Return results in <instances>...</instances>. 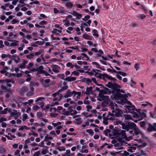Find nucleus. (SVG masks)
Wrapping results in <instances>:
<instances>
[{
  "mask_svg": "<svg viewBox=\"0 0 156 156\" xmlns=\"http://www.w3.org/2000/svg\"><path fill=\"white\" fill-rule=\"evenodd\" d=\"M101 71L98 69H93L89 73L90 74L94 75L95 76H97L98 75V72H101Z\"/></svg>",
  "mask_w": 156,
  "mask_h": 156,
  "instance_id": "nucleus-15",
  "label": "nucleus"
},
{
  "mask_svg": "<svg viewBox=\"0 0 156 156\" xmlns=\"http://www.w3.org/2000/svg\"><path fill=\"white\" fill-rule=\"evenodd\" d=\"M87 43L90 46H92L93 47H96L97 46V43L94 44L93 43L90 41H88Z\"/></svg>",
  "mask_w": 156,
  "mask_h": 156,
  "instance_id": "nucleus-40",
  "label": "nucleus"
},
{
  "mask_svg": "<svg viewBox=\"0 0 156 156\" xmlns=\"http://www.w3.org/2000/svg\"><path fill=\"white\" fill-rule=\"evenodd\" d=\"M123 123L121 121L118 119H116L113 122V124L115 125H121L122 126Z\"/></svg>",
  "mask_w": 156,
  "mask_h": 156,
  "instance_id": "nucleus-27",
  "label": "nucleus"
},
{
  "mask_svg": "<svg viewBox=\"0 0 156 156\" xmlns=\"http://www.w3.org/2000/svg\"><path fill=\"white\" fill-rule=\"evenodd\" d=\"M136 17L138 18H140L142 20H143L146 17V16L143 14H140L138 16H136Z\"/></svg>",
  "mask_w": 156,
  "mask_h": 156,
  "instance_id": "nucleus-47",
  "label": "nucleus"
},
{
  "mask_svg": "<svg viewBox=\"0 0 156 156\" xmlns=\"http://www.w3.org/2000/svg\"><path fill=\"white\" fill-rule=\"evenodd\" d=\"M47 23V21L45 20H43L40 22L39 23V24L41 26H43L44 27H41V28H44L45 27L44 25H46Z\"/></svg>",
  "mask_w": 156,
  "mask_h": 156,
  "instance_id": "nucleus-36",
  "label": "nucleus"
},
{
  "mask_svg": "<svg viewBox=\"0 0 156 156\" xmlns=\"http://www.w3.org/2000/svg\"><path fill=\"white\" fill-rule=\"evenodd\" d=\"M83 37L86 40H92L93 39V37L92 36H90L87 33H84L83 35Z\"/></svg>",
  "mask_w": 156,
  "mask_h": 156,
  "instance_id": "nucleus-16",
  "label": "nucleus"
},
{
  "mask_svg": "<svg viewBox=\"0 0 156 156\" xmlns=\"http://www.w3.org/2000/svg\"><path fill=\"white\" fill-rule=\"evenodd\" d=\"M103 100V104L104 106L108 105L112 101L109 99V97L108 96H105L101 97Z\"/></svg>",
  "mask_w": 156,
  "mask_h": 156,
  "instance_id": "nucleus-4",
  "label": "nucleus"
},
{
  "mask_svg": "<svg viewBox=\"0 0 156 156\" xmlns=\"http://www.w3.org/2000/svg\"><path fill=\"white\" fill-rule=\"evenodd\" d=\"M131 113L132 114V116L133 118H139V114L137 112H136L133 111Z\"/></svg>",
  "mask_w": 156,
  "mask_h": 156,
  "instance_id": "nucleus-33",
  "label": "nucleus"
},
{
  "mask_svg": "<svg viewBox=\"0 0 156 156\" xmlns=\"http://www.w3.org/2000/svg\"><path fill=\"white\" fill-rule=\"evenodd\" d=\"M93 93L92 87H87L86 91L84 92V94L87 95L92 94Z\"/></svg>",
  "mask_w": 156,
  "mask_h": 156,
  "instance_id": "nucleus-11",
  "label": "nucleus"
},
{
  "mask_svg": "<svg viewBox=\"0 0 156 156\" xmlns=\"http://www.w3.org/2000/svg\"><path fill=\"white\" fill-rule=\"evenodd\" d=\"M43 69L44 67L43 66H40L38 67H37V71H38L39 73L40 74H44L46 76H48L50 75V74H49L48 72L43 70Z\"/></svg>",
  "mask_w": 156,
  "mask_h": 156,
  "instance_id": "nucleus-3",
  "label": "nucleus"
},
{
  "mask_svg": "<svg viewBox=\"0 0 156 156\" xmlns=\"http://www.w3.org/2000/svg\"><path fill=\"white\" fill-rule=\"evenodd\" d=\"M53 139V138L50 136H46L44 138V141H48L50 140H52Z\"/></svg>",
  "mask_w": 156,
  "mask_h": 156,
  "instance_id": "nucleus-46",
  "label": "nucleus"
},
{
  "mask_svg": "<svg viewBox=\"0 0 156 156\" xmlns=\"http://www.w3.org/2000/svg\"><path fill=\"white\" fill-rule=\"evenodd\" d=\"M28 90V88L26 86L23 87L20 89V91L22 92H26Z\"/></svg>",
  "mask_w": 156,
  "mask_h": 156,
  "instance_id": "nucleus-41",
  "label": "nucleus"
},
{
  "mask_svg": "<svg viewBox=\"0 0 156 156\" xmlns=\"http://www.w3.org/2000/svg\"><path fill=\"white\" fill-rule=\"evenodd\" d=\"M58 114L55 113L51 112L50 114V116L52 118H56L58 116Z\"/></svg>",
  "mask_w": 156,
  "mask_h": 156,
  "instance_id": "nucleus-56",
  "label": "nucleus"
},
{
  "mask_svg": "<svg viewBox=\"0 0 156 156\" xmlns=\"http://www.w3.org/2000/svg\"><path fill=\"white\" fill-rule=\"evenodd\" d=\"M51 67L52 68V71L56 73H58L59 72V70L60 69V67L56 65H51Z\"/></svg>",
  "mask_w": 156,
  "mask_h": 156,
  "instance_id": "nucleus-8",
  "label": "nucleus"
},
{
  "mask_svg": "<svg viewBox=\"0 0 156 156\" xmlns=\"http://www.w3.org/2000/svg\"><path fill=\"white\" fill-rule=\"evenodd\" d=\"M112 113L114 114V115L117 117H120L122 115V112L119 109L115 108V110H113L112 111Z\"/></svg>",
  "mask_w": 156,
  "mask_h": 156,
  "instance_id": "nucleus-5",
  "label": "nucleus"
},
{
  "mask_svg": "<svg viewBox=\"0 0 156 156\" xmlns=\"http://www.w3.org/2000/svg\"><path fill=\"white\" fill-rule=\"evenodd\" d=\"M87 146L86 145H83L81 148V150L80 151L81 153H87L89 151L86 148L87 147Z\"/></svg>",
  "mask_w": 156,
  "mask_h": 156,
  "instance_id": "nucleus-13",
  "label": "nucleus"
},
{
  "mask_svg": "<svg viewBox=\"0 0 156 156\" xmlns=\"http://www.w3.org/2000/svg\"><path fill=\"white\" fill-rule=\"evenodd\" d=\"M141 105L144 106H146L147 105H150L151 107H152L153 106V105L147 102H145L144 103L142 104Z\"/></svg>",
  "mask_w": 156,
  "mask_h": 156,
  "instance_id": "nucleus-49",
  "label": "nucleus"
},
{
  "mask_svg": "<svg viewBox=\"0 0 156 156\" xmlns=\"http://www.w3.org/2000/svg\"><path fill=\"white\" fill-rule=\"evenodd\" d=\"M124 116L125 118V119H126L127 120L131 119L133 120V119L132 118V117L131 116V115H129L125 114L124 115Z\"/></svg>",
  "mask_w": 156,
  "mask_h": 156,
  "instance_id": "nucleus-39",
  "label": "nucleus"
},
{
  "mask_svg": "<svg viewBox=\"0 0 156 156\" xmlns=\"http://www.w3.org/2000/svg\"><path fill=\"white\" fill-rule=\"evenodd\" d=\"M73 4L70 2H68L66 3V5L68 8H71L73 6Z\"/></svg>",
  "mask_w": 156,
  "mask_h": 156,
  "instance_id": "nucleus-35",
  "label": "nucleus"
},
{
  "mask_svg": "<svg viewBox=\"0 0 156 156\" xmlns=\"http://www.w3.org/2000/svg\"><path fill=\"white\" fill-rule=\"evenodd\" d=\"M67 67H69L70 68H73L74 67V65L70 62H68L66 64Z\"/></svg>",
  "mask_w": 156,
  "mask_h": 156,
  "instance_id": "nucleus-45",
  "label": "nucleus"
},
{
  "mask_svg": "<svg viewBox=\"0 0 156 156\" xmlns=\"http://www.w3.org/2000/svg\"><path fill=\"white\" fill-rule=\"evenodd\" d=\"M125 107L126 111L130 113L136 109H135V107L133 105H131V106L126 105L125 106Z\"/></svg>",
  "mask_w": 156,
  "mask_h": 156,
  "instance_id": "nucleus-6",
  "label": "nucleus"
},
{
  "mask_svg": "<svg viewBox=\"0 0 156 156\" xmlns=\"http://www.w3.org/2000/svg\"><path fill=\"white\" fill-rule=\"evenodd\" d=\"M28 62L26 60H24L23 62L19 65L18 66L20 69H24L26 68V64Z\"/></svg>",
  "mask_w": 156,
  "mask_h": 156,
  "instance_id": "nucleus-17",
  "label": "nucleus"
},
{
  "mask_svg": "<svg viewBox=\"0 0 156 156\" xmlns=\"http://www.w3.org/2000/svg\"><path fill=\"white\" fill-rule=\"evenodd\" d=\"M51 124L54 127H55L56 126H57L58 125H61V122H55V121H54L51 123Z\"/></svg>",
  "mask_w": 156,
  "mask_h": 156,
  "instance_id": "nucleus-32",
  "label": "nucleus"
},
{
  "mask_svg": "<svg viewBox=\"0 0 156 156\" xmlns=\"http://www.w3.org/2000/svg\"><path fill=\"white\" fill-rule=\"evenodd\" d=\"M112 68V69H107V71L108 72H110L111 73H117V71H116L113 68V67L112 66L111 67Z\"/></svg>",
  "mask_w": 156,
  "mask_h": 156,
  "instance_id": "nucleus-57",
  "label": "nucleus"
},
{
  "mask_svg": "<svg viewBox=\"0 0 156 156\" xmlns=\"http://www.w3.org/2000/svg\"><path fill=\"white\" fill-rule=\"evenodd\" d=\"M7 111L11 112V109L9 108H6L1 112L0 113L2 114H5L7 113Z\"/></svg>",
  "mask_w": 156,
  "mask_h": 156,
  "instance_id": "nucleus-23",
  "label": "nucleus"
},
{
  "mask_svg": "<svg viewBox=\"0 0 156 156\" xmlns=\"http://www.w3.org/2000/svg\"><path fill=\"white\" fill-rule=\"evenodd\" d=\"M86 132L91 136H92L94 133L93 131L91 129H87L86 130Z\"/></svg>",
  "mask_w": 156,
  "mask_h": 156,
  "instance_id": "nucleus-52",
  "label": "nucleus"
},
{
  "mask_svg": "<svg viewBox=\"0 0 156 156\" xmlns=\"http://www.w3.org/2000/svg\"><path fill=\"white\" fill-rule=\"evenodd\" d=\"M122 127L123 129H125V130L128 131L129 129V127L128 126V125H125V124L123 123L122 125Z\"/></svg>",
  "mask_w": 156,
  "mask_h": 156,
  "instance_id": "nucleus-38",
  "label": "nucleus"
},
{
  "mask_svg": "<svg viewBox=\"0 0 156 156\" xmlns=\"http://www.w3.org/2000/svg\"><path fill=\"white\" fill-rule=\"evenodd\" d=\"M50 81V79H47L42 81V86L45 87H48L49 85Z\"/></svg>",
  "mask_w": 156,
  "mask_h": 156,
  "instance_id": "nucleus-9",
  "label": "nucleus"
},
{
  "mask_svg": "<svg viewBox=\"0 0 156 156\" xmlns=\"http://www.w3.org/2000/svg\"><path fill=\"white\" fill-rule=\"evenodd\" d=\"M7 81H8V79L1 80H0V83L2 84H6Z\"/></svg>",
  "mask_w": 156,
  "mask_h": 156,
  "instance_id": "nucleus-63",
  "label": "nucleus"
},
{
  "mask_svg": "<svg viewBox=\"0 0 156 156\" xmlns=\"http://www.w3.org/2000/svg\"><path fill=\"white\" fill-rule=\"evenodd\" d=\"M123 145V144L121 142H117L114 145L115 147H117V149L119 150H121L123 149V147L122 146Z\"/></svg>",
  "mask_w": 156,
  "mask_h": 156,
  "instance_id": "nucleus-18",
  "label": "nucleus"
},
{
  "mask_svg": "<svg viewBox=\"0 0 156 156\" xmlns=\"http://www.w3.org/2000/svg\"><path fill=\"white\" fill-rule=\"evenodd\" d=\"M76 78L74 77L68 76L67 77L65 80L68 81H73L76 80Z\"/></svg>",
  "mask_w": 156,
  "mask_h": 156,
  "instance_id": "nucleus-28",
  "label": "nucleus"
},
{
  "mask_svg": "<svg viewBox=\"0 0 156 156\" xmlns=\"http://www.w3.org/2000/svg\"><path fill=\"white\" fill-rule=\"evenodd\" d=\"M6 150L5 148L0 147V154H4L6 153Z\"/></svg>",
  "mask_w": 156,
  "mask_h": 156,
  "instance_id": "nucleus-42",
  "label": "nucleus"
},
{
  "mask_svg": "<svg viewBox=\"0 0 156 156\" xmlns=\"http://www.w3.org/2000/svg\"><path fill=\"white\" fill-rule=\"evenodd\" d=\"M140 63H136L134 65V68L136 70H138L140 68Z\"/></svg>",
  "mask_w": 156,
  "mask_h": 156,
  "instance_id": "nucleus-50",
  "label": "nucleus"
},
{
  "mask_svg": "<svg viewBox=\"0 0 156 156\" xmlns=\"http://www.w3.org/2000/svg\"><path fill=\"white\" fill-rule=\"evenodd\" d=\"M133 129L134 130V133L133 132V131H130L129 132V133L130 135H132L131 136L128 137L129 140L133 138V136H134V134L135 135L137 136L136 137H139V135H143L144 134L142 131L137 126Z\"/></svg>",
  "mask_w": 156,
  "mask_h": 156,
  "instance_id": "nucleus-1",
  "label": "nucleus"
},
{
  "mask_svg": "<svg viewBox=\"0 0 156 156\" xmlns=\"http://www.w3.org/2000/svg\"><path fill=\"white\" fill-rule=\"evenodd\" d=\"M122 152L121 154L122 156H128L129 155V153L126 151H124Z\"/></svg>",
  "mask_w": 156,
  "mask_h": 156,
  "instance_id": "nucleus-54",
  "label": "nucleus"
},
{
  "mask_svg": "<svg viewBox=\"0 0 156 156\" xmlns=\"http://www.w3.org/2000/svg\"><path fill=\"white\" fill-rule=\"evenodd\" d=\"M120 92H121L122 93H125L124 91L122 90H120L119 89H117L116 92L114 91L113 92V93H112V96H113V95L114 94V93H115V94L116 93L119 92V93H120Z\"/></svg>",
  "mask_w": 156,
  "mask_h": 156,
  "instance_id": "nucleus-53",
  "label": "nucleus"
},
{
  "mask_svg": "<svg viewBox=\"0 0 156 156\" xmlns=\"http://www.w3.org/2000/svg\"><path fill=\"white\" fill-rule=\"evenodd\" d=\"M110 106V108L112 109H114V107H117V105L115 103H114L112 101H111L109 104H108Z\"/></svg>",
  "mask_w": 156,
  "mask_h": 156,
  "instance_id": "nucleus-26",
  "label": "nucleus"
},
{
  "mask_svg": "<svg viewBox=\"0 0 156 156\" xmlns=\"http://www.w3.org/2000/svg\"><path fill=\"white\" fill-rule=\"evenodd\" d=\"M104 76H105V77L106 78L109 80H113L114 81H115L116 80V79H115L114 78L112 77L111 76L108 75L107 74H104Z\"/></svg>",
  "mask_w": 156,
  "mask_h": 156,
  "instance_id": "nucleus-24",
  "label": "nucleus"
},
{
  "mask_svg": "<svg viewBox=\"0 0 156 156\" xmlns=\"http://www.w3.org/2000/svg\"><path fill=\"white\" fill-rule=\"evenodd\" d=\"M128 126L129 127V129H134L136 126V124L133 122H130L128 124Z\"/></svg>",
  "mask_w": 156,
  "mask_h": 156,
  "instance_id": "nucleus-25",
  "label": "nucleus"
},
{
  "mask_svg": "<svg viewBox=\"0 0 156 156\" xmlns=\"http://www.w3.org/2000/svg\"><path fill=\"white\" fill-rule=\"evenodd\" d=\"M93 35L94 36L98 37L99 36L98 34L97 33V31L96 29H94L93 31Z\"/></svg>",
  "mask_w": 156,
  "mask_h": 156,
  "instance_id": "nucleus-61",
  "label": "nucleus"
},
{
  "mask_svg": "<svg viewBox=\"0 0 156 156\" xmlns=\"http://www.w3.org/2000/svg\"><path fill=\"white\" fill-rule=\"evenodd\" d=\"M62 32V31L60 30H58L56 29H54L52 31V33L53 34H54L56 35H57L59 34V33H61Z\"/></svg>",
  "mask_w": 156,
  "mask_h": 156,
  "instance_id": "nucleus-29",
  "label": "nucleus"
},
{
  "mask_svg": "<svg viewBox=\"0 0 156 156\" xmlns=\"http://www.w3.org/2000/svg\"><path fill=\"white\" fill-rule=\"evenodd\" d=\"M11 56V55H6L5 54H2L1 56V58L2 59H4V58H6L7 57H9V58H10Z\"/></svg>",
  "mask_w": 156,
  "mask_h": 156,
  "instance_id": "nucleus-58",
  "label": "nucleus"
},
{
  "mask_svg": "<svg viewBox=\"0 0 156 156\" xmlns=\"http://www.w3.org/2000/svg\"><path fill=\"white\" fill-rule=\"evenodd\" d=\"M83 81L87 83H90L91 82V80L89 78H86L83 79Z\"/></svg>",
  "mask_w": 156,
  "mask_h": 156,
  "instance_id": "nucleus-43",
  "label": "nucleus"
},
{
  "mask_svg": "<svg viewBox=\"0 0 156 156\" xmlns=\"http://www.w3.org/2000/svg\"><path fill=\"white\" fill-rule=\"evenodd\" d=\"M25 47V45L23 44H21L20 45V46L19 47L18 50L20 51H21L23 50V48Z\"/></svg>",
  "mask_w": 156,
  "mask_h": 156,
  "instance_id": "nucleus-59",
  "label": "nucleus"
},
{
  "mask_svg": "<svg viewBox=\"0 0 156 156\" xmlns=\"http://www.w3.org/2000/svg\"><path fill=\"white\" fill-rule=\"evenodd\" d=\"M45 149H43L41 151V153L42 155H45L48 152V147H45Z\"/></svg>",
  "mask_w": 156,
  "mask_h": 156,
  "instance_id": "nucleus-37",
  "label": "nucleus"
},
{
  "mask_svg": "<svg viewBox=\"0 0 156 156\" xmlns=\"http://www.w3.org/2000/svg\"><path fill=\"white\" fill-rule=\"evenodd\" d=\"M71 92L68 90L64 94L63 97L65 98H68V97H70L72 96Z\"/></svg>",
  "mask_w": 156,
  "mask_h": 156,
  "instance_id": "nucleus-22",
  "label": "nucleus"
},
{
  "mask_svg": "<svg viewBox=\"0 0 156 156\" xmlns=\"http://www.w3.org/2000/svg\"><path fill=\"white\" fill-rule=\"evenodd\" d=\"M12 42L10 43V46L11 47H16L18 46L19 45V41L16 40H12L11 41Z\"/></svg>",
  "mask_w": 156,
  "mask_h": 156,
  "instance_id": "nucleus-14",
  "label": "nucleus"
},
{
  "mask_svg": "<svg viewBox=\"0 0 156 156\" xmlns=\"http://www.w3.org/2000/svg\"><path fill=\"white\" fill-rule=\"evenodd\" d=\"M140 126L144 129H145L146 127L145 126L146 124V123L144 121L140 122Z\"/></svg>",
  "mask_w": 156,
  "mask_h": 156,
  "instance_id": "nucleus-51",
  "label": "nucleus"
},
{
  "mask_svg": "<svg viewBox=\"0 0 156 156\" xmlns=\"http://www.w3.org/2000/svg\"><path fill=\"white\" fill-rule=\"evenodd\" d=\"M62 114L66 116H68L70 115L69 111H66L65 109L62 110Z\"/></svg>",
  "mask_w": 156,
  "mask_h": 156,
  "instance_id": "nucleus-34",
  "label": "nucleus"
},
{
  "mask_svg": "<svg viewBox=\"0 0 156 156\" xmlns=\"http://www.w3.org/2000/svg\"><path fill=\"white\" fill-rule=\"evenodd\" d=\"M155 128H154V127H153L152 125L149 123L148 124V127L147 128V131L149 132H151L155 130Z\"/></svg>",
  "mask_w": 156,
  "mask_h": 156,
  "instance_id": "nucleus-19",
  "label": "nucleus"
},
{
  "mask_svg": "<svg viewBox=\"0 0 156 156\" xmlns=\"http://www.w3.org/2000/svg\"><path fill=\"white\" fill-rule=\"evenodd\" d=\"M103 89L101 90L100 92L99 93V95L102 97L103 96H105L103 95L106 94L108 91V89L106 87H103Z\"/></svg>",
  "mask_w": 156,
  "mask_h": 156,
  "instance_id": "nucleus-7",
  "label": "nucleus"
},
{
  "mask_svg": "<svg viewBox=\"0 0 156 156\" xmlns=\"http://www.w3.org/2000/svg\"><path fill=\"white\" fill-rule=\"evenodd\" d=\"M63 24L66 27H68L70 23L69 21L66 18L65 20H63L62 21Z\"/></svg>",
  "mask_w": 156,
  "mask_h": 156,
  "instance_id": "nucleus-31",
  "label": "nucleus"
},
{
  "mask_svg": "<svg viewBox=\"0 0 156 156\" xmlns=\"http://www.w3.org/2000/svg\"><path fill=\"white\" fill-rule=\"evenodd\" d=\"M117 73H119V74L121 75L122 76H126V74L125 73L122 71H119L117 72Z\"/></svg>",
  "mask_w": 156,
  "mask_h": 156,
  "instance_id": "nucleus-62",
  "label": "nucleus"
},
{
  "mask_svg": "<svg viewBox=\"0 0 156 156\" xmlns=\"http://www.w3.org/2000/svg\"><path fill=\"white\" fill-rule=\"evenodd\" d=\"M19 21L16 19H14L11 21V23L12 24H14L16 23H18Z\"/></svg>",
  "mask_w": 156,
  "mask_h": 156,
  "instance_id": "nucleus-64",
  "label": "nucleus"
},
{
  "mask_svg": "<svg viewBox=\"0 0 156 156\" xmlns=\"http://www.w3.org/2000/svg\"><path fill=\"white\" fill-rule=\"evenodd\" d=\"M68 110L69 111V112L70 115L72 116L77 114V112L76 110L72 109V107L71 106L68 107Z\"/></svg>",
  "mask_w": 156,
  "mask_h": 156,
  "instance_id": "nucleus-10",
  "label": "nucleus"
},
{
  "mask_svg": "<svg viewBox=\"0 0 156 156\" xmlns=\"http://www.w3.org/2000/svg\"><path fill=\"white\" fill-rule=\"evenodd\" d=\"M40 107L39 106L37 105H35L32 107L33 109L35 111H36L37 110L39 109Z\"/></svg>",
  "mask_w": 156,
  "mask_h": 156,
  "instance_id": "nucleus-55",
  "label": "nucleus"
},
{
  "mask_svg": "<svg viewBox=\"0 0 156 156\" xmlns=\"http://www.w3.org/2000/svg\"><path fill=\"white\" fill-rule=\"evenodd\" d=\"M34 56L35 55L33 53H31L27 55L26 57L28 59H31L33 58Z\"/></svg>",
  "mask_w": 156,
  "mask_h": 156,
  "instance_id": "nucleus-48",
  "label": "nucleus"
},
{
  "mask_svg": "<svg viewBox=\"0 0 156 156\" xmlns=\"http://www.w3.org/2000/svg\"><path fill=\"white\" fill-rule=\"evenodd\" d=\"M8 81H7L6 85L9 87H10L11 86V84L10 83H14V81L12 79H8Z\"/></svg>",
  "mask_w": 156,
  "mask_h": 156,
  "instance_id": "nucleus-30",
  "label": "nucleus"
},
{
  "mask_svg": "<svg viewBox=\"0 0 156 156\" xmlns=\"http://www.w3.org/2000/svg\"><path fill=\"white\" fill-rule=\"evenodd\" d=\"M28 119V116L27 115V114H24L23 115V118H22V120L23 121H24L26 120V119Z\"/></svg>",
  "mask_w": 156,
  "mask_h": 156,
  "instance_id": "nucleus-60",
  "label": "nucleus"
},
{
  "mask_svg": "<svg viewBox=\"0 0 156 156\" xmlns=\"http://www.w3.org/2000/svg\"><path fill=\"white\" fill-rule=\"evenodd\" d=\"M111 98L113 99H119L120 98H126L128 97L127 95L126 94H122L119 92L116 93V94L114 93L113 96H111Z\"/></svg>",
  "mask_w": 156,
  "mask_h": 156,
  "instance_id": "nucleus-2",
  "label": "nucleus"
},
{
  "mask_svg": "<svg viewBox=\"0 0 156 156\" xmlns=\"http://www.w3.org/2000/svg\"><path fill=\"white\" fill-rule=\"evenodd\" d=\"M37 116L38 119H41L43 116V114L41 112H39L37 113Z\"/></svg>",
  "mask_w": 156,
  "mask_h": 156,
  "instance_id": "nucleus-44",
  "label": "nucleus"
},
{
  "mask_svg": "<svg viewBox=\"0 0 156 156\" xmlns=\"http://www.w3.org/2000/svg\"><path fill=\"white\" fill-rule=\"evenodd\" d=\"M5 136L7 138L8 140H12L13 139L16 138V136L15 135H12L10 133H8V135H5Z\"/></svg>",
  "mask_w": 156,
  "mask_h": 156,
  "instance_id": "nucleus-21",
  "label": "nucleus"
},
{
  "mask_svg": "<svg viewBox=\"0 0 156 156\" xmlns=\"http://www.w3.org/2000/svg\"><path fill=\"white\" fill-rule=\"evenodd\" d=\"M135 111L139 114V115H141V119H142L144 117H146V114L143 112H141L140 109H136Z\"/></svg>",
  "mask_w": 156,
  "mask_h": 156,
  "instance_id": "nucleus-12",
  "label": "nucleus"
},
{
  "mask_svg": "<svg viewBox=\"0 0 156 156\" xmlns=\"http://www.w3.org/2000/svg\"><path fill=\"white\" fill-rule=\"evenodd\" d=\"M139 143L141 144L138 145L137 144H135L134 145L137 147H144L146 145V144L145 143H142V141L141 140H139Z\"/></svg>",
  "mask_w": 156,
  "mask_h": 156,
  "instance_id": "nucleus-20",
  "label": "nucleus"
}]
</instances>
